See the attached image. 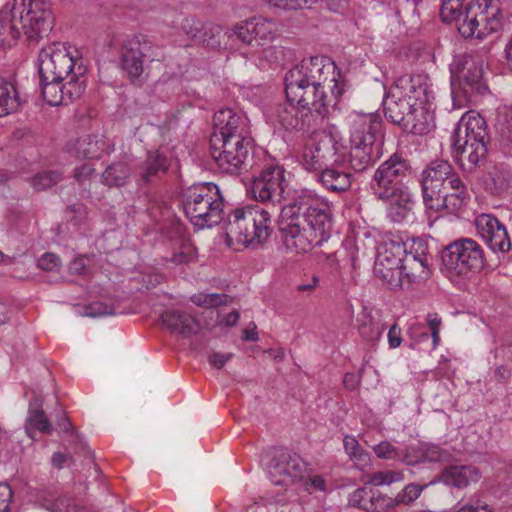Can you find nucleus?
Wrapping results in <instances>:
<instances>
[{
    "mask_svg": "<svg viewBox=\"0 0 512 512\" xmlns=\"http://www.w3.org/2000/svg\"><path fill=\"white\" fill-rule=\"evenodd\" d=\"M87 71L86 66L82 63L78 64L76 69L73 70L67 77V81L63 85V94L65 96L66 105L78 100L85 92V80L82 79Z\"/></svg>",
    "mask_w": 512,
    "mask_h": 512,
    "instance_id": "33",
    "label": "nucleus"
},
{
    "mask_svg": "<svg viewBox=\"0 0 512 512\" xmlns=\"http://www.w3.org/2000/svg\"><path fill=\"white\" fill-rule=\"evenodd\" d=\"M279 32V23L272 18L254 16L233 28V34L242 43L249 46H264L276 39Z\"/></svg>",
    "mask_w": 512,
    "mask_h": 512,
    "instance_id": "15",
    "label": "nucleus"
},
{
    "mask_svg": "<svg viewBox=\"0 0 512 512\" xmlns=\"http://www.w3.org/2000/svg\"><path fill=\"white\" fill-rule=\"evenodd\" d=\"M223 202L214 183H201L188 188L184 195L183 211L191 224L202 220L220 224Z\"/></svg>",
    "mask_w": 512,
    "mask_h": 512,
    "instance_id": "4",
    "label": "nucleus"
},
{
    "mask_svg": "<svg viewBox=\"0 0 512 512\" xmlns=\"http://www.w3.org/2000/svg\"><path fill=\"white\" fill-rule=\"evenodd\" d=\"M372 490L368 487L357 488L349 496V505L368 512Z\"/></svg>",
    "mask_w": 512,
    "mask_h": 512,
    "instance_id": "53",
    "label": "nucleus"
},
{
    "mask_svg": "<svg viewBox=\"0 0 512 512\" xmlns=\"http://www.w3.org/2000/svg\"><path fill=\"white\" fill-rule=\"evenodd\" d=\"M380 158V147H350L349 163L355 172H363Z\"/></svg>",
    "mask_w": 512,
    "mask_h": 512,
    "instance_id": "34",
    "label": "nucleus"
},
{
    "mask_svg": "<svg viewBox=\"0 0 512 512\" xmlns=\"http://www.w3.org/2000/svg\"><path fill=\"white\" fill-rule=\"evenodd\" d=\"M43 400L39 396L34 397V430L45 435H51L54 427L42 409Z\"/></svg>",
    "mask_w": 512,
    "mask_h": 512,
    "instance_id": "44",
    "label": "nucleus"
},
{
    "mask_svg": "<svg viewBox=\"0 0 512 512\" xmlns=\"http://www.w3.org/2000/svg\"><path fill=\"white\" fill-rule=\"evenodd\" d=\"M170 166L169 159L159 150L148 151L146 158L138 166L139 182L149 185L160 175L165 174Z\"/></svg>",
    "mask_w": 512,
    "mask_h": 512,
    "instance_id": "22",
    "label": "nucleus"
},
{
    "mask_svg": "<svg viewBox=\"0 0 512 512\" xmlns=\"http://www.w3.org/2000/svg\"><path fill=\"white\" fill-rule=\"evenodd\" d=\"M12 497L11 487L6 483H0V512H9Z\"/></svg>",
    "mask_w": 512,
    "mask_h": 512,
    "instance_id": "62",
    "label": "nucleus"
},
{
    "mask_svg": "<svg viewBox=\"0 0 512 512\" xmlns=\"http://www.w3.org/2000/svg\"><path fill=\"white\" fill-rule=\"evenodd\" d=\"M410 162L401 154L394 153L375 171L371 189L380 200L392 198L407 199V186L404 180L410 173Z\"/></svg>",
    "mask_w": 512,
    "mask_h": 512,
    "instance_id": "5",
    "label": "nucleus"
},
{
    "mask_svg": "<svg viewBox=\"0 0 512 512\" xmlns=\"http://www.w3.org/2000/svg\"><path fill=\"white\" fill-rule=\"evenodd\" d=\"M183 33L195 44L208 49L221 47L222 27L212 22H203L195 16H188L181 23Z\"/></svg>",
    "mask_w": 512,
    "mask_h": 512,
    "instance_id": "19",
    "label": "nucleus"
},
{
    "mask_svg": "<svg viewBox=\"0 0 512 512\" xmlns=\"http://www.w3.org/2000/svg\"><path fill=\"white\" fill-rule=\"evenodd\" d=\"M387 201H391L387 210V217L389 220L394 223H400L404 221L410 212V208L407 206V202L409 201V194L407 193V199L392 198L388 199Z\"/></svg>",
    "mask_w": 512,
    "mask_h": 512,
    "instance_id": "48",
    "label": "nucleus"
},
{
    "mask_svg": "<svg viewBox=\"0 0 512 512\" xmlns=\"http://www.w3.org/2000/svg\"><path fill=\"white\" fill-rule=\"evenodd\" d=\"M77 60L64 44L52 42L42 47L37 57L39 78L45 80L65 79L77 67Z\"/></svg>",
    "mask_w": 512,
    "mask_h": 512,
    "instance_id": "13",
    "label": "nucleus"
},
{
    "mask_svg": "<svg viewBox=\"0 0 512 512\" xmlns=\"http://www.w3.org/2000/svg\"><path fill=\"white\" fill-rule=\"evenodd\" d=\"M43 18L36 17L34 9V40L43 39L51 33L54 26V16L52 10H44Z\"/></svg>",
    "mask_w": 512,
    "mask_h": 512,
    "instance_id": "50",
    "label": "nucleus"
},
{
    "mask_svg": "<svg viewBox=\"0 0 512 512\" xmlns=\"http://www.w3.org/2000/svg\"><path fill=\"white\" fill-rule=\"evenodd\" d=\"M357 326L363 341L375 345L382 337L385 325L379 317H375L364 309L357 318Z\"/></svg>",
    "mask_w": 512,
    "mask_h": 512,
    "instance_id": "28",
    "label": "nucleus"
},
{
    "mask_svg": "<svg viewBox=\"0 0 512 512\" xmlns=\"http://www.w3.org/2000/svg\"><path fill=\"white\" fill-rule=\"evenodd\" d=\"M482 11V3L470 2L465 6V15L458 23V31L465 38L475 37L479 39V20H485Z\"/></svg>",
    "mask_w": 512,
    "mask_h": 512,
    "instance_id": "30",
    "label": "nucleus"
},
{
    "mask_svg": "<svg viewBox=\"0 0 512 512\" xmlns=\"http://www.w3.org/2000/svg\"><path fill=\"white\" fill-rule=\"evenodd\" d=\"M95 173V169L89 163H84L81 166L75 168L74 177L80 185H85L87 181H90Z\"/></svg>",
    "mask_w": 512,
    "mask_h": 512,
    "instance_id": "61",
    "label": "nucleus"
},
{
    "mask_svg": "<svg viewBox=\"0 0 512 512\" xmlns=\"http://www.w3.org/2000/svg\"><path fill=\"white\" fill-rule=\"evenodd\" d=\"M420 96L418 95V98H416V105H414L410 116L407 117L403 128V131L414 135H425L435 128L434 113L424 105Z\"/></svg>",
    "mask_w": 512,
    "mask_h": 512,
    "instance_id": "23",
    "label": "nucleus"
},
{
    "mask_svg": "<svg viewBox=\"0 0 512 512\" xmlns=\"http://www.w3.org/2000/svg\"><path fill=\"white\" fill-rule=\"evenodd\" d=\"M269 4L282 9H302L308 3L307 0H266Z\"/></svg>",
    "mask_w": 512,
    "mask_h": 512,
    "instance_id": "63",
    "label": "nucleus"
},
{
    "mask_svg": "<svg viewBox=\"0 0 512 512\" xmlns=\"http://www.w3.org/2000/svg\"><path fill=\"white\" fill-rule=\"evenodd\" d=\"M484 242L494 252L505 253L511 248L506 226H477Z\"/></svg>",
    "mask_w": 512,
    "mask_h": 512,
    "instance_id": "31",
    "label": "nucleus"
},
{
    "mask_svg": "<svg viewBox=\"0 0 512 512\" xmlns=\"http://www.w3.org/2000/svg\"><path fill=\"white\" fill-rule=\"evenodd\" d=\"M214 131L210 145H220L221 141L250 136L248 120L230 108L218 110L213 117Z\"/></svg>",
    "mask_w": 512,
    "mask_h": 512,
    "instance_id": "16",
    "label": "nucleus"
},
{
    "mask_svg": "<svg viewBox=\"0 0 512 512\" xmlns=\"http://www.w3.org/2000/svg\"><path fill=\"white\" fill-rule=\"evenodd\" d=\"M0 9V49L10 47L21 32L32 39V0H13Z\"/></svg>",
    "mask_w": 512,
    "mask_h": 512,
    "instance_id": "9",
    "label": "nucleus"
},
{
    "mask_svg": "<svg viewBox=\"0 0 512 512\" xmlns=\"http://www.w3.org/2000/svg\"><path fill=\"white\" fill-rule=\"evenodd\" d=\"M86 218V207L82 203L70 205L66 208V219L69 222H82Z\"/></svg>",
    "mask_w": 512,
    "mask_h": 512,
    "instance_id": "60",
    "label": "nucleus"
},
{
    "mask_svg": "<svg viewBox=\"0 0 512 512\" xmlns=\"http://www.w3.org/2000/svg\"><path fill=\"white\" fill-rule=\"evenodd\" d=\"M339 76L335 62L327 57L303 59L285 75L287 101L301 105L323 124L332 99L343 94L344 85L339 82Z\"/></svg>",
    "mask_w": 512,
    "mask_h": 512,
    "instance_id": "1",
    "label": "nucleus"
},
{
    "mask_svg": "<svg viewBox=\"0 0 512 512\" xmlns=\"http://www.w3.org/2000/svg\"><path fill=\"white\" fill-rule=\"evenodd\" d=\"M85 316L88 317H101V316H107V315H114L115 311L114 308L104 302L98 301L93 302L87 305L84 308Z\"/></svg>",
    "mask_w": 512,
    "mask_h": 512,
    "instance_id": "56",
    "label": "nucleus"
},
{
    "mask_svg": "<svg viewBox=\"0 0 512 512\" xmlns=\"http://www.w3.org/2000/svg\"><path fill=\"white\" fill-rule=\"evenodd\" d=\"M18 106V96L15 86L4 78H0V117L15 111Z\"/></svg>",
    "mask_w": 512,
    "mask_h": 512,
    "instance_id": "41",
    "label": "nucleus"
},
{
    "mask_svg": "<svg viewBox=\"0 0 512 512\" xmlns=\"http://www.w3.org/2000/svg\"><path fill=\"white\" fill-rule=\"evenodd\" d=\"M61 180V174L56 170H45L34 175V190L49 189Z\"/></svg>",
    "mask_w": 512,
    "mask_h": 512,
    "instance_id": "52",
    "label": "nucleus"
},
{
    "mask_svg": "<svg viewBox=\"0 0 512 512\" xmlns=\"http://www.w3.org/2000/svg\"><path fill=\"white\" fill-rule=\"evenodd\" d=\"M396 507L395 497L372 490L368 512H392Z\"/></svg>",
    "mask_w": 512,
    "mask_h": 512,
    "instance_id": "45",
    "label": "nucleus"
},
{
    "mask_svg": "<svg viewBox=\"0 0 512 512\" xmlns=\"http://www.w3.org/2000/svg\"><path fill=\"white\" fill-rule=\"evenodd\" d=\"M269 220V212L258 204L237 207L227 214L228 224L241 221L246 224H266Z\"/></svg>",
    "mask_w": 512,
    "mask_h": 512,
    "instance_id": "29",
    "label": "nucleus"
},
{
    "mask_svg": "<svg viewBox=\"0 0 512 512\" xmlns=\"http://www.w3.org/2000/svg\"><path fill=\"white\" fill-rule=\"evenodd\" d=\"M482 11L485 20H483V22L479 20V32H481L479 39H483L487 35L495 33L502 28V20L498 8L485 3L484 6L482 5Z\"/></svg>",
    "mask_w": 512,
    "mask_h": 512,
    "instance_id": "40",
    "label": "nucleus"
},
{
    "mask_svg": "<svg viewBox=\"0 0 512 512\" xmlns=\"http://www.w3.org/2000/svg\"><path fill=\"white\" fill-rule=\"evenodd\" d=\"M252 143L251 136L221 141L220 145H210L211 156L223 172L239 174L247 167Z\"/></svg>",
    "mask_w": 512,
    "mask_h": 512,
    "instance_id": "12",
    "label": "nucleus"
},
{
    "mask_svg": "<svg viewBox=\"0 0 512 512\" xmlns=\"http://www.w3.org/2000/svg\"><path fill=\"white\" fill-rule=\"evenodd\" d=\"M152 50V43L146 35H132L124 39L120 45L119 66L126 74L130 83L142 86L144 59Z\"/></svg>",
    "mask_w": 512,
    "mask_h": 512,
    "instance_id": "11",
    "label": "nucleus"
},
{
    "mask_svg": "<svg viewBox=\"0 0 512 512\" xmlns=\"http://www.w3.org/2000/svg\"><path fill=\"white\" fill-rule=\"evenodd\" d=\"M64 79L45 80L40 78V88L43 100L50 106L66 105L62 81Z\"/></svg>",
    "mask_w": 512,
    "mask_h": 512,
    "instance_id": "39",
    "label": "nucleus"
},
{
    "mask_svg": "<svg viewBox=\"0 0 512 512\" xmlns=\"http://www.w3.org/2000/svg\"><path fill=\"white\" fill-rule=\"evenodd\" d=\"M480 478L479 469L472 465H451L446 467L440 475V480L444 484L458 489L466 488L470 484L478 482Z\"/></svg>",
    "mask_w": 512,
    "mask_h": 512,
    "instance_id": "26",
    "label": "nucleus"
},
{
    "mask_svg": "<svg viewBox=\"0 0 512 512\" xmlns=\"http://www.w3.org/2000/svg\"><path fill=\"white\" fill-rule=\"evenodd\" d=\"M61 265L60 259L53 253L43 254L37 262V266L44 271L57 270Z\"/></svg>",
    "mask_w": 512,
    "mask_h": 512,
    "instance_id": "58",
    "label": "nucleus"
},
{
    "mask_svg": "<svg viewBox=\"0 0 512 512\" xmlns=\"http://www.w3.org/2000/svg\"><path fill=\"white\" fill-rule=\"evenodd\" d=\"M456 512H492L490 505L479 499H470L468 503L461 506Z\"/></svg>",
    "mask_w": 512,
    "mask_h": 512,
    "instance_id": "59",
    "label": "nucleus"
},
{
    "mask_svg": "<svg viewBox=\"0 0 512 512\" xmlns=\"http://www.w3.org/2000/svg\"><path fill=\"white\" fill-rule=\"evenodd\" d=\"M450 173L452 165L446 160H434L422 171L420 183L428 209L448 211L446 180Z\"/></svg>",
    "mask_w": 512,
    "mask_h": 512,
    "instance_id": "10",
    "label": "nucleus"
},
{
    "mask_svg": "<svg viewBox=\"0 0 512 512\" xmlns=\"http://www.w3.org/2000/svg\"><path fill=\"white\" fill-rule=\"evenodd\" d=\"M451 84L457 83L465 94H482L487 89L483 82V60L481 57L464 53L455 56L450 64Z\"/></svg>",
    "mask_w": 512,
    "mask_h": 512,
    "instance_id": "14",
    "label": "nucleus"
},
{
    "mask_svg": "<svg viewBox=\"0 0 512 512\" xmlns=\"http://www.w3.org/2000/svg\"><path fill=\"white\" fill-rule=\"evenodd\" d=\"M380 124L372 121V117L355 122L350 136V147H379L376 144V131Z\"/></svg>",
    "mask_w": 512,
    "mask_h": 512,
    "instance_id": "27",
    "label": "nucleus"
},
{
    "mask_svg": "<svg viewBox=\"0 0 512 512\" xmlns=\"http://www.w3.org/2000/svg\"><path fill=\"white\" fill-rule=\"evenodd\" d=\"M450 454L437 445H429L422 454L423 460L428 462H441L449 458Z\"/></svg>",
    "mask_w": 512,
    "mask_h": 512,
    "instance_id": "57",
    "label": "nucleus"
},
{
    "mask_svg": "<svg viewBox=\"0 0 512 512\" xmlns=\"http://www.w3.org/2000/svg\"><path fill=\"white\" fill-rule=\"evenodd\" d=\"M317 180L331 192H344L351 187V175L337 168H324L317 174Z\"/></svg>",
    "mask_w": 512,
    "mask_h": 512,
    "instance_id": "32",
    "label": "nucleus"
},
{
    "mask_svg": "<svg viewBox=\"0 0 512 512\" xmlns=\"http://www.w3.org/2000/svg\"><path fill=\"white\" fill-rule=\"evenodd\" d=\"M345 452L356 465H366L370 460V455L366 452L353 436H345L343 440Z\"/></svg>",
    "mask_w": 512,
    "mask_h": 512,
    "instance_id": "43",
    "label": "nucleus"
},
{
    "mask_svg": "<svg viewBox=\"0 0 512 512\" xmlns=\"http://www.w3.org/2000/svg\"><path fill=\"white\" fill-rule=\"evenodd\" d=\"M284 169L271 165L263 169L252 183L251 193L260 202L280 201L287 186Z\"/></svg>",
    "mask_w": 512,
    "mask_h": 512,
    "instance_id": "17",
    "label": "nucleus"
},
{
    "mask_svg": "<svg viewBox=\"0 0 512 512\" xmlns=\"http://www.w3.org/2000/svg\"><path fill=\"white\" fill-rule=\"evenodd\" d=\"M462 6L460 0L444 1L440 9L441 19L446 23L453 21L460 23L465 15V7Z\"/></svg>",
    "mask_w": 512,
    "mask_h": 512,
    "instance_id": "46",
    "label": "nucleus"
},
{
    "mask_svg": "<svg viewBox=\"0 0 512 512\" xmlns=\"http://www.w3.org/2000/svg\"><path fill=\"white\" fill-rule=\"evenodd\" d=\"M320 144H316L304 150L302 165L307 171L322 170V158Z\"/></svg>",
    "mask_w": 512,
    "mask_h": 512,
    "instance_id": "51",
    "label": "nucleus"
},
{
    "mask_svg": "<svg viewBox=\"0 0 512 512\" xmlns=\"http://www.w3.org/2000/svg\"><path fill=\"white\" fill-rule=\"evenodd\" d=\"M262 461L267 469L270 480L275 485L290 486L303 481L307 472L305 461L294 452L284 447L268 449Z\"/></svg>",
    "mask_w": 512,
    "mask_h": 512,
    "instance_id": "7",
    "label": "nucleus"
},
{
    "mask_svg": "<svg viewBox=\"0 0 512 512\" xmlns=\"http://www.w3.org/2000/svg\"><path fill=\"white\" fill-rule=\"evenodd\" d=\"M441 261V269L448 277L466 276L483 268V250L474 240L461 238L443 249Z\"/></svg>",
    "mask_w": 512,
    "mask_h": 512,
    "instance_id": "6",
    "label": "nucleus"
},
{
    "mask_svg": "<svg viewBox=\"0 0 512 512\" xmlns=\"http://www.w3.org/2000/svg\"><path fill=\"white\" fill-rule=\"evenodd\" d=\"M447 187V204L452 205V208L448 209L449 213H454L463 203L464 198L466 197V186L461 178L454 172L452 168V173L449 174L446 180Z\"/></svg>",
    "mask_w": 512,
    "mask_h": 512,
    "instance_id": "38",
    "label": "nucleus"
},
{
    "mask_svg": "<svg viewBox=\"0 0 512 512\" xmlns=\"http://www.w3.org/2000/svg\"><path fill=\"white\" fill-rule=\"evenodd\" d=\"M190 301L198 307L209 309L228 305L232 301V298L224 293L199 292L193 294L190 297Z\"/></svg>",
    "mask_w": 512,
    "mask_h": 512,
    "instance_id": "42",
    "label": "nucleus"
},
{
    "mask_svg": "<svg viewBox=\"0 0 512 512\" xmlns=\"http://www.w3.org/2000/svg\"><path fill=\"white\" fill-rule=\"evenodd\" d=\"M486 189L493 195H502L510 187V180L502 172L495 170L485 180Z\"/></svg>",
    "mask_w": 512,
    "mask_h": 512,
    "instance_id": "47",
    "label": "nucleus"
},
{
    "mask_svg": "<svg viewBox=\"0 0 512 512\" xmlns=\"http://www.w3.org/2000/svg\"><path fill=\"white\" fill-rule=\"evenodd\" d=\"M300 214L307 224H326L332 220V210L327 202L313 200L306 204H289L282 208L280 219L285 224H297Z\"/></svg>",
    "mask_w": 512,
    "mask_h": 512,
    "instance_id": "18",
    "label": "nucleus"
},
{
    "mask_svg": "<svg viewBox=\"0 0 512 512\" xmlns=\"http://www.w3.org/2000/svg\"><path fill=\"white\" fill-rule=\"evenodd\" d=\"M405 254L406 244L402 235L392 231L385 232L380 240L373 271L390 290L404 289L401 266Z\"/></svg>",
    "mask_w": 512,
    "mask_h": 512,
    "instance_id": "3",
    "label": "nucleus"
},
{
    "mask_svg": "<svg viewBox=\"0 0 512 512\" xmlns=\"http://www.w3.org/2000/svg\"><path fill=\"white\" fill-rule=\"evenodd\" d=\"M430 270L426 259L412 252H407L403 257L401 266V277L404 282V289L410 288L413 284L427 280Z\"/></svg>",
    "mask_w": 512,
    "mask_h": 512,
    "instance_id": "24",
    "label": "nucleus"
},
{
    "mask_svg": "<svg viewBox=\"0 0 512 512\" xmlns=\"http://www.w3.org/2000/svg\"><path fill=\"white\" fill-rule=\"evenodd\" d=\"M281 237L288 249L294 248L296 252H305L311 247L310 241L307 240L305 233L306 228L301 226H280Z\"/></svg>",
    "mask_w": 512,
    "mask_h": 512,
    "instance_id": "35",
    "label": "nucleus"
},
{
    "mask_svg": "<svg viewBox=\"0 0 512 512\" xmlns=\"http://www.w3.org/2000/svg\"><path fill=\"white\" fill-rule=\"evenodd\" d=\"M160 318L171 332H177L184 337H190L200 331L199 320L186 312L169 310L163 312Z\"/></svg>",
    "mask_w": 512,
    "mask_h": 512,
    "instance_id": "25",
    "label": "nucleus"
},
{
    "mask_svg": "<svg viewBox=\"0 0 512 512\" xmlns=\"http://www.w3.org/2000/svg\"><path fill=\"white\" fill-rule=\"evenodd\" d=\"M226 231V243L236 251L264 243L271 234L270 226H229Z\"/></svg>",
    "mask_w": 512,
    "mask_h": 512,
    "instance_id": "21",
    "label": "nucleus"
},
{
    "mask_svg": "<svg viewBox=\"0 0 512 512\" xmlns=\"http://www.w3.org/2000/svg\"><path fill=\"white\" fill-rule=\"evenodd\" d=\"M427 485H420L416 483L407 484L397 495L395 501L397 507L400 505L408 506L416 501Z\"/></svg>",
    "mask_w": 512,
    "mask_h": 512,
    "instance_id": "49",
    "label": "nucleus"
},
{
    "mask_svg": "<svg viewBox=\"0 0 512 512\" xmlns=\"http://www.w3.org/2000/svg\"><path fill=\"white\" fill-rule=\"evenodd\" d=\"M131 170L126 162H114L110 164L102 173V182L108 187H122L126 185Z\"/></svg>",
    "mask_w": 512,
    "mask_h": 512,
    "instance_id": "36",
    "label": "nucleus"
},
{
    "mask_svg": "<svg viewBox=\"0 0 512 512\" xmlns=\"http://www.w3.org/2000/svg\"><path fill=\"white\" fill-rule=\"evenodd\" d=\"M389 347L391 349H395L399 347L402 343V332L397 324H393L388 331L387 334Z\"/></svg>",
    "mask_w": 512,
    "mask_h": 512,
    "instance_id": "64",
    "label": "nucleus"
},
{
    "mask_svg": "<svg viewBox=\"0 0 512 512\" xmlns=\"http://www.w3.org/2000/svg\"><path fill=\"white\" fill-rule=\"evenodd\" d=\"M373 451L380 459L396 460L402 456L399 449L392 445L389 441H382L375 445L373 447Z\"/></svg>",
    "mask_w": 512,
    "mask_h": 512,
    "instance_id": "54",
    "label": "nucleus"
},
{
    "mask_svg": "<svg viewBox=\"0 0 512 512\" xmlns=\"http://www.w3.org/2000/svg\"><path fill=\"white\" fill-rule=\"evenodd\" d=\"M104 146V140L98 139L97 136L88 134L83 135L76 140L74 150L78 157L89 159L100 158Z\"/></svg>",
    "mask_w": 512,
    "mask_h": 512,
    "instance_id": "37",
    "label": "nucleus"
},
{
    "mask_svg": "<svg viewBox=\"0 0 512 512\" xmlns=\"http://www.w3.org/2000/svg\"><path fill=\"white\" fill-rule=\"evenodd\" d=\"M53 506L55 512H89L86 507L77 504L74 499L67 496L58 498Z\"/></svg>",
    "mask_w": 512,
    "mask_h": 512,
    "instance_id": "55",
    "label": "nucleus"
},
{
    "mask_svg": "<svg viewBox=\"0 0 512 512\" xmlns=\"http://www.w3.org/2000/svg\"><path fill=\"white\" fill-rule=\"evenodd\" d=\"M410 76H403L398 79L395 87L386 93L383 99V111L387 121L399 125L402 129L406 124L407 117L416 105L418 95L426 94V87L415 86Z\"/></svg>",
    "mask_w": 512,
    "mask_h": 512,
    "instance_id": "8",
    "label": "nucleus"
},
{
    "mask_svg": "<svg viewBox=\"0 0 512 512\" xmlns=\"http://www.w3.org/2000/svg\"><path fill=\"white\" fill-rule=\"evenodd\" d=\"M489 134L484 118L464 116L458 122L453 135V147L457 163L468 171L473 170L487 154Z\"/></svg>",
    "mask_w": 512,
    "mask_h": 512,
    "instance_id": "2",
    "label": "nucleus"
},
{
    "mask_svg": "<svg viewBox=\"0 0 512 512\" xmlns=\"http://www.w3.org/2000/svg\"><path fill=\"white\" fill-rule=\"evenodd\" d=\"M276 116L279 124L287 131L309 132L322 125L313 113H309L296 103L288 101L278 106Z\"/></svg>",
    "mask_w": 512,
    "mask_h": 512,
    "instance_id": "20",
    "label": "nucleus"
}]
</instances>
